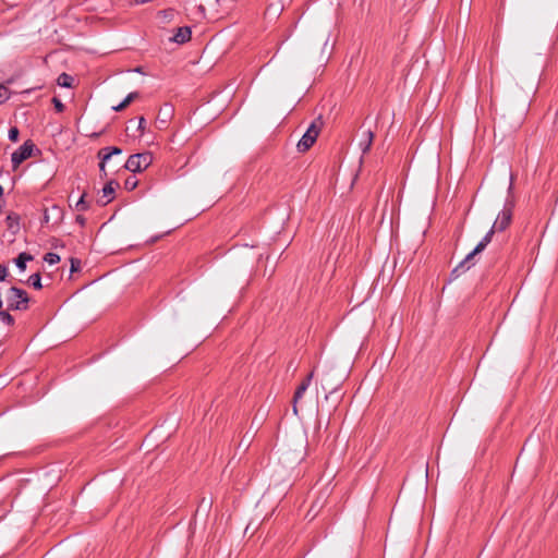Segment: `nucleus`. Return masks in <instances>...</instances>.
Listing matches in <instances>:
<instances>
[{
	"mask_svg": "<svg viewBox=\"0 0 558 558\" xmlns=\"http://www.w3.org/2000/svg\"><path fill=\"white\" fill-rule=\"evenodd\" d=\"M511 217H512V213L510 209H505L502 210V213L499 215V217L496 219L493 228L490 229V231L484 236V239L476 245V247L471 252L469 253L465 258L463 259V262L460 263L459 266H457L454 269H453V272H458L460 269H462L464 267V265L469 264L472 262V259L474 258L475 255H477L478 253H481L482 251H484V248L487 246V244L492 241V236H493V233L495 231H504L511 222Z\"/></svg>",
	"mask_w": 558,
	"mask_h": 558,
	"instance_id": "nucleus-1",
	"label": "nucleus"
},
{
	"mask_svg": "<svg viewBox=\"0 0 558 558\" xmlns=\"http://www.w3.org/2000/svg\"><path fill=\"white\" fill-rule=\"evenodd\" d=\"M323 125L324 122L322 117L316 118L311 123V125L308 126V129L303 134L302 138L299 141L296 145L299 151L305 153L314 145L322 131Z\"/></svg>",
	"mask_w": 558,
	"mask_h": 558,
	"instance_id": "nucleus-2",
	"label": "nucleus"
},
{
	"mask_svg": "<svg viewBox=\"0 0 558 558\" xmlns=\"http://www.w3.org/2000/svg\"><path fill=\"white\" fill-rule=\"evenodd\" d=\"M323 125L324 122L322 117L316 118L311 123V125L308 126V129L303 134L302 138L299 141L296 145L299 151L305 153L314 145L322 131Z\"/></svg>",
	"mask_w": 558,
	"mask_h": 558,
	"instance_id": "nucleus-3",
	"label": "nucleus"
},
{
	"mask_svg": "<svg viewBox=\"0 0 558 558\" xmlns=\"http://www.w3.org/2000/svg\"><path fill=\"white\" fill-rule=\"evenodd\" d=\"M151 162L153 156L150 153L135 154L128 158L124 168L132 172H141L145 170Z\"/></svg>",
	"mask_w": 558,
	"mask_h": 558,
	"instance_id": "nucleus-4",
	"label": "nucleus"
},
{
	"mask_svg": "<svg viewBox=\"0 0 558 558\" xmlns=\"http://www.w3.org/2000/svg\"><path fill=\"white\" fill-rule=\"evenodd\" d=\"M7 300L9 302L10 308L19 311L26 310L27 304L29 302L27 293L24 290L19 289L16 287H12L9 289L7 293Z\"/></svg>",
	"mask_w": 558,
	"mask_h": 558,
	"instance_id": "nucleus-5",
	"label": "nucleus"
},
{
	"mask_svg": "<svg viewBox=\"0 0 558 558\" xmlns=\"http://www.w3.org/2000/svg\"><path fill=\"white\" fill-rule=\"evenodd\" d=\"M34 144L31 141L25 142L16 151L12 154L11 161L15 170L24 160L32 156Z\"/></svg>",
	"mask_w": 558,
	"mask_h": 558,
	"instance_id": "nucleus-6",
	"label": "nucleus"
},
{
	"mask_svg": "<svg viewBox=\"0 0 558 558\" xmlns=\"http://www.w3.org/2000/svg\"><path fill=\"white\" fill-rule=\"evenodd\" d=\"M122 154V149L119 147H106L99 150L98 156L101 158V162L99 165V170L101 177H107L106 165L111 160L113 156H120Z\"/></svg>",
	"mask_w": 558,
	"mask_h": 558,
	"instance_id": "nucleus-7",
	"label": "nucleus"
},
{
	"mask_svg": "<svg viewBox=\"0 0 558 558\" xmlns=\"http://www.w3.org/2000/svg\"><path fill=\"white\" fill-rule=\"evenodd\" d=\"M310 387V378H305L296 388L293 397V413L298 414V403L304 396L305 391Z\"/></svg>",
	"mask_w": 558,
	"mask_h": 558,
	"instance_id": "nucleus-8",
	"label": "nucleus"
},
{
	"mask_svg": "<svg viewBox=\"0 0 558 558\" xmlns=\"http://www.w3.org/2000/svg\"><path fill=\"white\" fill-rule=\"evenodd\" d=\"M191 35L192 32L189 26L179 27L170 40L177 44H184L191 39Z\"/></svg>",
	"mask_w": 558,
	"mask_h": 558,
	"instance_id": "nucleus-9",
	"label": "nucleus"
},
{
	"mask_svg": "<svg viewBox=\"0 0 558 558\" xmlns=\"http://www.w3.org/2000/svg\"><path fill=\"white\" fill-rule=\"evenodd\" d=\"M113 184L114 182L110 181L104 186L102 196L98 199V203H100L101 205H107L113 198ZM116 185H118V183H116Z\"/></svg>",
	"mask_w": 558,
	"mask_h": 558,
	"instance_id": "nucleus-10",
	"label": "nucleus"
},
{
	"mask_svg": "<svg viewBox=\"0 0 558 558\" xmlns=\"http://www.w3.org/2000/svg\"><path fill=\"white\" fill-rule=\"evenodd\" d=\"M175 12L173 9H167L158 12V17L161 23L169 24L173 21Z\"/></svg>",
	"mask_w": 558,
	"mask_h": 558,
	"instance_id": "nucleus-11",
	"label": "nucleus"
},
{
	"mask_svg": "<svg viewBox=\"0 0 558 558\" xmlns=\"http://www.w3.org/2000/svg\"><path fill=\"white\" fill-rule=\"evenodd\" d=\"M32 259H33V256L31 254L24 252V253H21L16 257L15 264L23 271L26 268V262L32 260Z\"/></svg>",
	"mask_w": 558,
	"mask_h": 558,
	"instance_id": "nucleus-12",
	"label": "nucleus"
},
{
	"mask_svg": "<svg viewBox=\"0 0 558 558\" xmlns=\"http://www.w3.org/2000/svg\"><path fill=\"white\" fill-rule=\"evenodd\" d=\"M73 81V77L66 73L60 74L57 80L58 84L62 87H72Z\"/></svg>",
	"mask_w": 558,
	"mask_h": 558,
	"instance_id": "nucleus-13",
	"label": "nucleus"
},
{
	"mask_svg": "<svg viewBox=\"0 0 558 558\" xmlns=\"http://www.w3.org/2000/svg\"><path fill=\"white\" fill-rule=\"evenodd\" d=\"M366 138L364 142L361 143V145L363 146L362 150H363V154H366L369 149H371V146L373 144V140H374V133L373 131L368 130L366 133Z\"/></svg>",
	"mask_w": 558,
	"mask_h": 558,
	"instance_id": "nucleus-14",
	"label": "nucleus"
},
{
	"mask_svg": "<svg viewBox=\"0 0 558 558\" xmlns=\"http://www.w3.org/2000/svg\"><path fill=\"white\" fill-rule=\"evenodd\" d=\"M28 282L35 288L40 289L41 286V279L39 274H34L28 278Z\"/></svg>",
	"mask_w": 558,
	"mask_h": 558,
	"instance_id": "nucleus-15",
	"label": "nucleus"
},
{
	"mask_svg": "<svg viewBox=\"0 0 558 558\" xmlns=\"http://www.w3.org/2000/svg\"><path fill=\"white\" fill-rule=\"evenodd\" d=\"M0 322L8 326H12L14 324V318L8 312H0Z\"/></svg>",
	"mask_w": 558,
	"mask_h": 558,
	"instance_id": "nucleus-16",
	"label": "nucleus"
},
{
	"mask_svg": "<svg viewBox=\"0 0 558 558\" xmlns=\"http://www.w3.org/2000/svg\"><path fill=\"white\" fill-rule=\"evenodd\" d=\"M44 259L46 263H48L50 265H54V264L59 263L60 256L54 253H47L45 255Z\"/></svg>",
	"mask_w": 558,
	"mask_h": 558,
	"instance_id": "nucleus-17",
	"label": "nucleus"
},
{
	"mask_svg": "<svg viewBox=\"0 0 558 558\" xmlns=\"http://www.w3.org/2000/svg\"><path fill=\"white\" fill-rule=\"evenodd\" d=\"M9 97H10L9 89L4 85L0 84V104L5 101L7 99H9Z\"/></svg>",
	"mask_w": 558,
	"mask_h": 558,
	"instance_id": "nucleus-18",
	"label": "nucleus"
},
{
	"mask_svg": "<svg viewBox=\"0 0 558 558\" xmlns=\"http://www.w3.org/2000/svg\"><path fill=\"white\" fill-rule=\"evenodd\" d=\"M125 189L132 191L137 186V180L134 177H130L124 182Z\"/></svg>",
	"mask_w": 558,
	"mask_h": 558,
	"instance_id": "nucleus-19",
	"label": "nucleus"
},
{
	"mask_svg": "<svg viewBox=\"0 0 558 558\" xmlns=\"http://www.w3.org/2000/svg\"><path fill=\"white\" fill-rule=\"evenodd\" d=\"M19 130L17 128L13 126L9 130V138L12 141V142H16L19 140Z\"/></svg>",
	"mask_w": 558,
	"mask_h": 558,
	"instance_id": "nucleus-20",
	"label": "nucleus"
},
{
	"mask_svg": "<svg viewBox=\"0 0 558 558\" xmlns=\"http://www.w3.org/2000/svg\"><path fill=\"white\" fill-rule=\"evenodd\" d=\"M77 210H85L87 208L85 204V194H83L75 205Z\"/></svg>",
	"mask_w": 558,
	"mask_h": 558,
	"instance_id": "nucleus-21",
	"label": "nucleus"
},
{
	"mask_svg": "<svg viewBox=\"0 0 558 558\" xmlns=\"http://www.w3.org/2000/svg\"><path fill=\"white\" fill-rule=\"evenodd\" d=\"M52 102L58 112H62L64 110V105L61 102V100L59 98L54 97L52 99Z\"/></svg>",
	"mask_w": 558,
	"mask_h": 558,
	"instance_id": "nucleus-22",
	"label": "nucleus"
},
{
	"mask_svg": "<svg viewBox=\"0 0 558 558\" xmlns=\"http://www.w3.org/2000/svg\"><path fill=\"white\" fill-rule=\"evenodd\" d=\"M80 266H81V262L78 259H74V258L71 259V271L72 272L77 271L80 269Z\"/></svg>",
	"mask_w": 558,
	"mask_h": 558,
	"instance_id": "nucleus-23",
	"label": "nucleus"
},
{
	"mask_svg": "<svg viewBox=\"0 0 558 558\" xmlns=\"http://www.w3.org/2000/svg\"><path fill=\"white\" fill-rule=\"evenodd\" d=\"M128 106H129V104H126V101H125V100H123V101H122V102H120L119 105H117V106H112V109H113L114 111H122V110H124Z\"/></svg>",
	"mask_w": 558,
	"mask_h": 558,
	"instance_id": "nucleus-24",
	"label": "nucleus"
},
{
	"mask_svg": "<svg viewBox=\"0 0 558 558\" xmlns=\"http://www.w3.org/2000/svg\"><path fill=\"white\" fill-rule=\"evenodd\" d=\"M137 96H138V94L135 92L130 93L124 100L126 101V104L130 105Z\"/></svg>",
	"mask_w": 558,
	"mask_h": 558,
	"instance_id": "nucleus-25",
	"label": "nucleus"
},
{
	"mask_svg": "<svg viewBox=\"0 0 558 558\" xmlns=\"http://www.w3.org/2000/svg\"><path fill=\"white\" fill-rule=\"evenodd\" d=\"M8 276V270L4 266L0 265V280L3 281Z\"/></svg>",
	"mask_w": 558,
	"mask_h": 558,
	"instance_id": "nucleus-26",
	"label": "nucleus"
},
{
	"mask_svg": "<svg viewBox=\"0 0 558 558\" xmlns=\"http://www.w3.org/2000/svg\"><path fill=\"white\" fill-rule=\"evenodd\" d=\"M15 219H16V217H15V216H13V215H9V216L7 217V221H8V223H9V227H10V228H12V226H13V225H12V222H13V220H15Z\"/></svg>",
	"mask_w": 558,
	"mask_h": 558,
	"instance_id": "nucleus-27",
	"label": "nucleus"
},
{
	"mask_svg": "<svg viewBox=\"0 0 558 558\" xmlns=\"http://www.w3.org/2000/svg\"><path fill=\"white\" fill-rule=\"evenodd\" d=\"M145 119L144 117H141L140 120H138V129L140 130H144V126H145Z\"/></svg>",
	"mask_w": 558,
	"mask_h": 558,
	"instance_id": "nucleus-28",
	"label": "nucleus"
},
{
	"mask_svg": "<svg viewBox=\"0 0 558 558\" xmlns=\"http://www.w3.org/2000/svg\"><path fill=\"white\" fill-rule=\"evenodd\" d=\"M77 221H78L81 225H83V223H84V218H83V217H81V216H78V217H77Z\"/></svg>",
	"mask_w": 558,
	"mask_h": 558,
	"instance_id": "nucleus-29",
	"label": "nucleus"
},
{
	"mask_svg": "<svg viewBox=\"0 0 558 558\" xmlns=\"http://www.w3.org/2000/svg\"><path fill=\"white\" fill-rule=\"evenodd\" d=\"M313 376H314V372H311V373L307 375V377H306V378H310V383L312 381Z\"/></svg>",
	"mask_w": 558,
	"mask_h": 558,
	"instance_id": "nucleus-30",
	"label": "nucleus"
},
{
	"mask_svg": "<svg viewBox=\"0 0 558 558\" xmlns=\"http://www.w3.org/2000/svg\"><path fill=\"white\" fill-rule=\"evenodd\" d=\"M2 194H3V189H2V186L0 185V197L2 196Z\"/></svg>",
	"mask_w": 558,
	"mask_h": 558,
	"instance_id": "nucleus-31",
	"label": "nucleus"
},
{
	"mask_svg": "<svg viewBox=\"0 0 558 558\" xmlns=\"http://www.w3.org/2000/svg\"><path fill=\"white\" fill-rule=\"evenodd\" d=\"M328 44V38L325 39L324 46Z\"/></svg>",
	"mask_w": 558,
	"mask_h": 558,
	"instance_id": "nucleus-32",
	"label": "nucleus"
}]
</instances>
